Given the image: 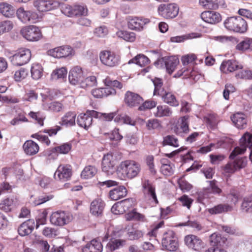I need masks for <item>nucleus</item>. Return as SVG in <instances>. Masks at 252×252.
Segmentation results:
<instances>
[{
	"label": "nucleus",
	"mask_w": 252,
	"mask_h": 252,
	"mask_svg": "<svg viewBox=\"0 0 252 252\" xmlns=\"http://www.w3.org/2000/svg\"><path fill=\"white\" fill-rule=\"evenodd\" d=\"M125 218L127 221H145L146 220L144 215L138 212L135 208L126 213L125 214Z\"/></svg>",
	"instance_id": "obj_37"
},
{
	"label": "nucleus",
	"mask_w": 252,
	"mask_h": 252,
	"mask_svg": "<svg viewBox=\"0 0 252 252\" xmlns=\"http://www.w3.org/2000/svg\"><path fill=\"white\" fill-rule=\"evenodd\" d=\"M142 188L144 194L148 196V199L151 203H154L155 205L158 204L155 186L149 179L142 181Z\"/></svg>",
	"instance_id": "obj_11"
},
{
	"label": "nucleus",
	"mask_w": 252,
	"mask_h": 252,
	"mask_svg": "<svg viewBox=\"0 0 252 252\" xmlns=\"http://www.w3.org/2000/svg\"><path fill=\"white\" fill-rule=\"evenodd\" d=\"M146 127L148 130L160 129L162 125L160 121L157 119H149L146 124Z\"/></svg>",
	"instance_id": "obj_50"
},
{
	"label": "nucleus",
	"mask_w": 252,
	"mask_h": 252,
	"mask_svg": "<svg viewBox=\"0 0 252 252\" xmlns=\"http://www.w3.org/2000/svg\"><path fill=\"white\" fill-rule=\"evenodd\" d=\"M116 34L119 37L128 42H133L136 38L134 32L126 31H119L116 32Z\"/></svg>",
	"instance_id": "obj_47"
},
{
	"label": "nucleus",
	"mask_w": 252,
	"mask_h": 252,
	"mask_svg": "<svg viewBox=\"0 0 252 252\" xmlns=\"http://www.w3.org/2000/svg\"><path fill=\"white\" fill-rule=\"evenodd\" d=\"M114 122L117 123H122L132 126H134L136 122L132 120L130 117L126 114H118L115 118Z\"/></svg>",
	"instance_id": "obj_39"
},
{
	"label": "nucleus",
	"mask_w": 252,
	"mask_h": 252,
	"mask_svg": "<svg viewBox=\"0 0 252 252\" xmlns=\"http://www.w3.org/2000/svg\"><path fill=\"white\" fill-rule=\"evenodd\" d=\"M97 84L96 77L92 75L90 76H85L80 87L83 89L90 88L96 86Z\"/></svg>",
	"instance_id": "obj_48"
},
{
	"label": "nucleus",
	"mask_w": 252,
	"mask_h": 252,
	"mask_svg": "<svg viewBox=\"0 0 252 252\" xmlns=\"http://www.w3.org/2000/svg\"><path fill=\"white\" fill-rule=\"evenodd\" d=\"M143 98L138 94L127 91L125 95L124 101L128 106L132 107L141 105Z\"/></svg>",
	"instance_id": "obj_18"
},
{
	"label": "nucleus",
	"mask_w": 252,
	"mask_h": 252,
	"mask_svg": "<svg viewBox=\"0 0 252 252\" xmlns=\"http://www.w3.org/2000/svg\"><path fill=\"white\" fill-rule=\"evenodd\" d=\"M116 93V90L111 87L100 88L94 89L91 91L92 94L96 98L107 97L110 95L115 94Z\"/></svg>",
	"instance_id": "obj_28"
},
{
	"label": "nucleus",
	"mask_w": 252,
	"mask_h": 252,
	"mask_svg": "<svg viewBox=\"0 0 252 252\" xmlns=\"http://www.w3.org/2000/svg\"><path fill=\"white\" fill-rule=\"evenodd\" d=\"M92 123L93 119L87 114V111L84 113L80 114L77 117V125L86 130L92 126Z\"/></svg>",
	"instance_id": "obj_30"
},
{
	"label": "nucleus",
	"mask_w": 252,
	"mask_h": 252,
	"mask_svg": "<svg viewBox=\"0 0 252 252\" xmlns=\"http://www.w3.org/2000/svg\"><path fill=\"white\" fill-rule=\"evenodd\" d=\"M233 206L228 203H219L208 208V212L211 215L225 214L233 210Z\"/></svg>",
	"instance_id": "obj_23"
},
{
	"label": "nucleus",
	"mask_w": 252,
	"mask_h": 252,
	"mask_svg": "<svg viewBox=\"0 0 252 252\" xmlns=\"http://www.w3.org/2000/svg\"><path fill=\"white\" fill-rule=\"evenodd\" d=\"M157 109V111L155 113V116L157 117H168L172 114L171 109L167 105H158Z\"/></svg>",
	"instance_id": "obj_46"
},
{
	"label": "nucleus",
	"mask_w": 252,
	"mask_h": 252,
	"mask_svg": "<svg viewBox=\"0 0 252 252\" xmlns=\"http://www.w3.org/2000/svg\"><path fill=\"white\" fill-rule=\"evenodd\" d=\"M105 202L100 198H97L94 200L90 205V212L95 216L99 217L102 215L104 207Z\"/></svg>",
	"instance_id": "obj_24"
},
{
	"label": "nucleus",
	"mask_w": 252,
	"mask_h": 252,
	"mask_svg": "<svg viewBox=\"0 0 252 252\" xmlns=\"http://www.w3.org/2000/svg\"><path fill=\"white\" fill-rule=\"evenodd\" d=\"M241 207L244 212H252V195L244 197Z\"/></svg>",
	"instance_id": "obj_51"
},
{
	"label": "nucleus",
	"mask_w": 252,
	"mask_h": 252,
	"mask_svg": "<svg viewBox=\"0 0 252 252\" xmlns=\"http://www.w3.org/2000/svg\"><path fill=\"white\" fill-rule=\"evenodd\" d=\"M85 75L82 68L78 66L71 68L69 72L68 80L73 85H79L80 87L84 80Z\"/></svg>",
	"instance_id": "obj_13"
},
{
	"label": "nucleus",
	"mask_w": 252,
	"mask_h": 252,
	"mask_svg": "<svg viewBox=\"0 0 252 252\" xmlns=\"http://www.w3.org/2000/svg\"><path fill=\"white\" fill-rule=\"evenodd\" d=\"M243 68V65L237 60L233 59L223 60L220 67V71L225 74L233 72Z\"/></svg>",
	"instance_id": "obj_12"
},
{
	"label": "nucleus",
	"mask_w": 252,
	"mask_h": 252,
	"mask_svg": "<svg viewBox=\"0 0 252 252\" xmlns=\"http://www.w3.org/2000/svg\"><path fill=\"white\" fill-rule=\"evenodd\" d=\"M164 102L173 107H177L179 105V102L176 99L174 94L170 92H165V94L161 96Z\"/></svg>",
	"instance_id": "obj_42"
},
{
	"label": "nucleus",
	"mask_w": 252,
	"mask_h": 252,
	"mask_svg": "<svg viewBox=\"0 0 252 252\" xmlns=\"http://www.w3.org/2000/svg\"><path fill=\"white\" fill-rule=\"evenodd\" d=\"M161 144L163 146H169L174 148L179 146L178 139L173 134L164 136Z\"/></svg>",
	"instance_id": "obj_43"
},
{
	"label": "nucleus",
	"mask_w": 252,
	"mask_h": 252,
	"mask_svg": "<svg viewBox=\"0 0 252 252\" xmlns=\"http://www.w3.org/2000/svg\"><path fill=\"white\" fill-rule=\"evenodd\" d=\"M178 200L182 203V206L189 209L193 202V199L187 194H183Z\"/></svg>",
	"instance_id": "obj_58"
},
{
	"label": "nucleus",
	"mask_w": 252,
	"mask_h": 252,
	"mask_svg": "<svg viewBox=\"0 0 252 252\" xmlns=\"http://www.w3.org/2000/svg\"><path fill=\"white\" fill-rule=\"evenodd\" d=\"M201 36V33L193 32L181 35L172 36L170 38V41L174 43H181L188 39L199 38Z\"/></svg>",
	"instance_id": "obj_32"
},
{
	"label": "nucleus",
	"mask_w": 252,
	"mask_h": 252,
	"mask_svg": "<svg viewBox=\"0 0 252 252\" xmlns=\"http://www.w3.org/2000/svg\"><path fill=\"white\" fill-rule=\"evenodd\" d=\"M224 27L229 31L243 34L248 30V24L245 19L240 16L227 17L224 21Z\"/></svg>",
	"instance_id": "obj_1"
},
{
	"label": "nucleus",
	"mask_w": 252,
	"mask_h": 252,
	"mask_svg": "<svg viewBox=\"0 0 252 252\" xmlns=\"http://www.w3.org/2000/svg\"><path fill=\"white\" fill-rule=\"evenodd\" d=\"M127 234L129 240H135L143 237L144 234L141 230H136L132 228L130 230H128Z\"/></svg>",
	"instance_id": "obj_55"
},
{
	"label": "nucleus",
	"mask_w": 252,
	"mask_h": 252,
	"mask_svg": "<svg viewBox=\"0 0 252 252\" xmlns=\"http://www.w3.org/2000/svg\"><path fill=\"white\" fill-rule=\"evenodd\" d=\"M35 225L34 220L33 219H29L21 223L18 228L19 235L24 237L29 235L33 231Z\"/></svg>",
	"instance_id": "obj_25"
},
{
	"label": "nucleus",
	"mask_w": 252,
	"mask_h": 252,
	"mask_svg": "<svg viewBox=\"0 0 252 252\" xmlns=\"http://www.w3.org/2000/svg\"><path fill=\"white\" fill-rule=\"evenodd\" d=\"M58 4L57 2H53L52 0H34V6L40 12L50 11L55 9L54 5Z\"/></svg>",
	"instance_id": "obj_26"
},
{
	"label": "nucleus",
	"mask_w": 252,
	"mask_h": 252,
	"mask_svg": "<svg viewBox=\"0 0 252 252\" xmlns=\"http://www.w3.org/2000/svg\"><path fill=\"white\" fill-rule=\"evenodd\" d=\"M21 58L23 65L27 63L31 60V52L30 49L24 48L21 50Z\"/></svg>",
	"instance_id": "obj_63"
},
{
	"label": "nucleus",
	"mask_w": 252,
	"mask_h": 252,
	"mask_svg": "<svg viewBox=\"0 0 252 252\" xmlns=\"http://www.w3.org/2000/svg\"><path fill=\"white\" fill-rule=\"evenodd\" d=\"M161 244L164 250L170 252L176 251L178 248L179 244L175 232L173 230H169L164 233Z\"/></svg>",
	"instance_id": "obj_6"
},
{
	"label": "nucleus",
	"mask_w": 252,
	"mask_h": 252,
	"mask_svg": "<svg viewBox=\"0 0 252 252\" xmlns=\"http://www.w3.org/2000/svg\"><path fill=\"white\" fill-rule=\"evenodd\" d=\"M247 161L241 158H239L235 161H233L231 165L226 164L224 170L227 173H234L239 171L247 165Z\"/></svg>",
	"instance_id": "obj_21"
},
{
	"label": "nucleus",
	"mask_w": 252,
	"mask_h": 252,
	"mask_svg": "<svg viewBox=\"0 0 252 252\" xmlns=\"http://www.w3.org/2000/svg\"><path fill=\"white\" fill-rule=\"evenodd\" d=\"M0 13L6 17H13L15 14V9L9 4L6 2L0 3Z\"/></svg>",
	"instance_id": "obj_41"
},
{
	"label": "nucleus",
	"mask_w": 252,
	"mask_h": 252,
	"mask_svg": "<svg viewBox=\"0 0 252 252\" xmlns=\"http://www.w3.org/2000/svg\"><path fill=\"white\" fill-rule=\"evenodd\" d=\"M241 248H243L245 252H252V238H249L244 240L240 244Z\"/></svg>",
	"instance_id": "obj_64"
},
{
	"label": "nucleus",
	"mask_w": 252,
	"mask_h": 252,
	"mask_svg": "<svg viewBox=\"0 0 252 252\" xmlns=\"http://www.w3.org/2000/svg\"><path fill=\"white\" fill-rule=\"evenodd\" d=\"M150 22L148 18L142 17H134L129 19L127 26L129 29L136 31H141L144 29V26Z\"/></svg>",
	"instance_id": "obj_16"
},
{
	"label": "nucleus",
	"mask_w": 252,
	"mask_h": 252,
	"mask_svg": "<svg viewBox=\"0 0 252 252\" xmlns=\"http://www.w3.org/2000/svg\"><path fill=\"white\" fill-rule=\"evenodd\" d=\"M9 59L13 65L18 66L23 65L21 55V50H19L18 52L10 56Z\"/></svg>",
	"instance_id": "obj_57"
},
{
	"label": "nucleus",
	"mask_w": 252,
	"mask_h": 252,
	"mask_svg": "<svg viewBox=\"0 0 252 252\" xmlns=\"http://www.w3.org/2000/svg\"><path fill=\"white\" fill-rule=\"evenodd\" d=\"M72 145L70 142L62 143L59 146L48 148L41 154L43 156L47 157L49 159H56L59 154H67L72 149Z\"/></svg>",
	"instance_id": "obj_5"
},
{
	"label": "nucleus",
	"mask_w": 252,
	"mask_h": 252,
	"mask_svg": "<svg viewBox=\"0 0 252 252\" xmlns=\"http://www.w3.org/2000/svg\"><path fill=\"white\" fill-rule=\"evenodd\" d=\"M179 63L177 56H164L160 59L157 60L154 64L158 68H165L167 73L171 75L175 71L177 65Z\"/></svg>",
	"instance_id": "obj_3"
},
{
	"label": "nucleus",
	"mask_w": 252,
	"mask_h": 252,
	"mask_svg": "<svg viewBox=\"0 0 252 252\" xmlns=\"http://www.w3.org/2000/svg\"><path fill=\"white\" fill-rule=\"evenodd\" d=\"M134 201V198H128L116 202L111 208V211L114 214H121L125 211L126 209L131 206Z\"/></svg>",
	"instance_id": "obj_17"
},
{
	"label": "nucleus",
	"mask_w": 252,
	"mask_h": 252,
	"mask_svg": "<svg viewBox=\"0 0 252 252\" xmlns=\"http://www.w3.org/2000/svg\"><path fill=\"white\" fill-rule=\"evenodd\" d=\"M234 126L238 129H244L247 126L248 120L246 116L242 112H237L230 117Z\"/></svg>",
	"instance_id": "obj_22"
},
{
	"label": "nucleus",
	"mask_w": 252,
	"mask_h": 252,
	"mask_svg": "<svg viewBox=\"0 0 252 252\" xmlns=\"http://www.w3.org/2000/svg\"><path fill=\"white\" fill-rule=\"evenodd\" d=\"M127 190L125 186L119 183L109 191V197L113 200L116 201L126 196Z\"/></svg>",
	"instance_id": "obj_20"
},
{
	"label": "nucleus",
	"mask_w": 252,
	"mask_h": 252,
	"mask_svg": "<svg viewBox=\"0 0 252 252\" xmlns=\"http://www.w3.org/2000/svg\"><path fill=\"white\" fill-rule=\"evenodd\" d=\"M33 13L30 11H25L23 7H20L16 11V15L18 19L24 23H26L33 20Z\"/></svg>",
	"instance_id": "obj_36"
},
{
	"label": "nucleus",
	"mask_w": 252,
	"mask_h": 252,
	"mask_svg": "<svg viewBox=\"0 0 252 252\" xmlns=\"http://www.w3.org/2000/svg\"><path fill=\"white\" fill-rule=\"evenodd\" d=\"M197 60V57L194 54H189L184 55L181 58V62L184 66L194 62Z\"/></svg>",
	"instance_id": "obj_59"
},
{
	"label": "nucleus",
	"mask_w": 252,
	"mask_h": 252,
	"mask_svg": "<svg viewBox=\"0 0 252 252\" xmlns=\"http://www.w3.org/2000/svg\"><path fill=\"white\" fill-rule=\"evenodd\" d=\"M62 129L61 126L56 125L55 126L47 127L40 130L39 132L46 133L50 137L55 136L57 133Z\"/></svg>",
	"instance_id": "obj_56"
},
{
	"label": "nucleus",
	"mask_w": 252,
	"mask_h": 252,
	"mask_svg": "<svg viewBox=\"0 0 252 252\" xmlns=\"http://www.w3.org/2000/svg\"><path fill=\"white\" fill-rule=\"evenodd\" d=\"M95 172V169L94 167L89 166L88 167H86L83 170L81 174V177L84 179H90L94 176Z\"/></svg>",
	"instance_id": "obj_53"
},
{
	"label": "nucleus",
	"mask_w": 252,
	"mask_h": 252,
	"mask_svg": "<svg viewBox=\"0 0 252 252\" xmlns=\"http://www.w3.org/2000/svg\"><path fill=\"white\" fill-rule=\"evenodd\" d=\"M14 208L13 200L8 198L4 199L0 203V209L7 213L11 212Z\"/></svg>",
	"instance_id": "obj_49"
},
{
	"label": "nucleus",
	"mask_w": 252,
	"mask_h": 252,
	"mask_svg": "<svg viewBox=\"0 0 252 252\" xmlns=\"http://www.w3.org/2000/svg\"><path fill=\"white\" fill-rule=\"evenodd\" d=\"M20 33L24 38L29 41H37L42 37L40 30L34 25H30L23 27Z\"/></svg>",
	"instance_id": "obj_8"
},
{
	"label": "nucleus",
	"mask_w": 252,
	"mask_h": 252,
	"mask_svg": "<svg viewBox=\"0 0 252 252\" xmlns=\"http://www.w3.org/2000/svg\"><path fill=\"white\" fill-rule=\"evenodd\" d=\"M150 63V60L146 55L142 54H139L134 58L129 60L128 62V64L134 63L142 67Z\"/></svg>",
	"instance_id": "obj_35"
},
{
	"label": "nucleus",
	"mask_w": 252,
	"mask_h": 252,
	"mask_svg": "<svg viewBox=\"0 0 252 252\" xmlns=\"http://www.w3.org/2000/svg\"><path fill=\"white\" fill-rule=\"evenodd\" d=\"M64 211H58L53 213L50 217L51 223L56 226H63L67 223Z\"/></svg>",
	"instance_id": "obj_27"
},
{
	"label": "nucleus",
	"mask_w": 252,
	"mask_h": 252,
	"mask_svg": "<svg viewBox=\"0 0 252 252\" xmlns=\"http://www.w3.org/2000/svg\"><path fill=\"white\" fill-rule=\"evenodd\" d=\"M112 157V156L110 154L104 155L101 162L102 170L108 175L113 174L116 170L114 161L111 159Z\"/></svg>",
	"instance_id": "obj_19"
},
{
	"label": "nucleus",
	"mask_w": 252,
	"mask_h": 252,
	"mask_svg": "<svg viewBox=\"0 0 252 252\" xmlns=\"http://www.w3.org/2000/svg\"><path fill=\"white\" fill-rule=\"evenodd\" d=\"M251 75L252 70L244 69L236 73L235 76L237 79L251 80Z\"/></svg>",
	"instance_id": "obj_60"
},
{
	"label": "nucleus",
	"mask_w": 252,
	"mask_h": 252,
	"mask_svg": "<svg viewBox=\"0 0 252 252\" xmlns=\"http://www.w3.org/2000/svg\"><path fill=\"white\" fill-rule=\"evenodd\" d=\"M76 114L73 112H68L61 119L59 124L61 126H73L75 125Z\"/></svg>",
	"instance_id": "obj_34"
},
{
	"label": "nucleus",
	"mask_w": 252,
	"mask_h": 252,
	"mask_svg": "<svg viewBox=\"0 0 252 252\" xmlns=\"http://www.w3.org/2000/svg\"><path fill=\"white\" fill-rule=\"evenodd\" d=\"M237 50L240 51H252V38L245 37L236 47Z\"/></svg>",
	"instance_id": "obj_38"
},
{
	"label": "nucleus",
	"mask_w": 252,
	"mask_h": 252,
	"mask_svg": "<svg viewBox=\"0 0 252 252\" xmlns=\"http://www.w3.org/2000/svg\"><path fill=\"white\" fill-rule=\"evenodd\" d=\"M25 153L27 155H35L39 150L38 145L32 140H27L23 145Z\"/></svg>",
	"instance_id": "obj_31"
},
{
	"label": "nucleus",
	"mask_w": 252,
	"mask_h": 252,
	"mask_svg": "<svg viewBox=\"0 0 252 252\" xmlns=\"http://www.w3.org/2000/svg\"><path fill=\"white\" fill-rule=\"evenodd\" d=\"M157 104V102L154 100H146L143 101L141 105L138 107V110L140 111H145L148 109H151L155 108Z\"/></svg>",
	"instance_id": "obj_54"
},
{
	"label": "nucleus",
	"mask_w": 252,
	"mask_h": 252,
	"mask_svg": "<svg viewBox=\"0 0 252 252\" xmlns=\"http://www.w3.org/2000/svg\"><path fill=\"white\" fill-rule=\"evenodd\" d=\"M158 15L166 20L176 18L179 12V7L175 3H161L158 7Z\"/></svg>",
	"instance_id": "obj_4"
},
{
	"label": "nucleus",
	"mask_w": 252,
	"mask_h": 252,
	"mask_svg": "<svg viewBox=\"0 0 252 252\" xmlns=\"http://www.w3.org/2000/svg\"><path fill=\"white\" fill-rule=\"evenodd\" d=\"M126 244V241L124 239H118L114 240H110L106 245V248H107L111 252H113L124 246Z\"/></svg>",
	"instance_id": "obj_40"
},
{
	"label": "nucleus",
	"mask_w": 252,
	"mask_h": 252,
	"mask_svg": "<svg viewBox=\"0 0 252 252\" xmlns=\"http://www.w3.org/2000/svg\"><path fill=\"white\" fill-rule=\"evenodd\" d=\"M29 73L27 69L21 67L20 69L16 71L14 74V78L16 81H20L21 79L25 78Z\"/></svg>",
	"instance_id": "obj_62"
},
{
	"label": "nucleus",
	"mask_w": 252,
	"mask_h": 252,
	"mask_svg": "<svg viewBox=\"0 0 252 252\" xmlns=\"http://www.w3.org/2000/svg\"><path fill=\"white\" fill-rule=\"evenodd\" d=\"M99 58L103 64L110 67L117 66L121 63L120 56L108 50L101 51L99 54Z\"/></svg>",
	"instance_id": "obj_7"
},
{
	"label": "nucleus",
	"mask_w": 252,
	"mask_h": 252,
	"mask_svg": "<svg viewBox=\"0 0 252 252\" xmlns=\"http://www.w3.org/2000/svg\"><path fill=\"white\" fill-rule=\"evenodd\" d=\"M47 215L48 212L46 209L38 215L35 218L36 224L34 226L36 229H38L40 225H44L46 223Z\"/></svg>",
	"instance_id": "obj_52"
},
{
	"label": "nucleus",
	"mask_w": 252,
	"mask_h": 252,
	"mask_svg": "<svg viewBox=\"0 0 252 252\" xmlns=\"http://www.w3.org/2000/svg\"><path fill=\"white\" fill-rule=\"evenodd\" d=\"M199 3L206 8L217 9L223 7L225 2L224 0H199Z\"/></svg>",
	"instance_id": "obj_33"
},
{
	"label": "nucleus",
	"mask_w": 252,
	"mask_h": 252,
	"mask_svg": "<svg viewBox=\"0 0 252 252\" xmlns=\"http://www.w3.org/2000/svg\"><path fill=\"white\" fill-rule=\"evenodd\" d=\"M62 12L68 17L82 16L87 14L88 9L86 6L80 4L74 5L65 4L64 7H62Z\"/></svg>",
	"instance_id": "obj_9"
},
{
	"label": "nucleus",
	"mask_w": 252,
	"mask_h": 252,
	"mask_svg": "<svg viewBox=\"0 0 252 252\" xmlns=\"http://www.w3.org/2000/svg\"><path fill=\"white\" fill-rule=\"evenodd\" d=\"M31 137L37 139L42 143L46 144L47 146H49L51 143V141L47 135L40 134L39 132L32 134Z\"/></svg>",
	"instance_id": "obj_61"
},
{
	"label": "nucleus",
	"mask_w": 252,
	"mask_h": 252,
	"mask_svg": "<svg viewBox=\"0 0 252 252\" xmlns=\"http://www.w3.org/2000/svg\"><path fill=\"white\" fill-rule=\"evenodd\" d=\"M102 250L101 243L96 239H94L82 249V252H102Z\"/></svg>",
	"instance_id": "obj_29"
},
{
	"label": "nucleus",
	"mask_w": 252,
	"mask_h": 252,
	"mask_svg": "<svg viewBox=\"0 0 252 252\" xmlns=\"http://www.w3.org/2000/svg\"><path fill=\"white\" fill-rule=\"evenodd\" d=\"M48 55L55 58H66L74 55L73 49L69 45H63L49 49L47 51Z\"/></svg>",
	"instance_id": "obj_10"
},
{
	"label": "nucleus",
	"mask_w": 252,
	"mask_h": 252,
	"mask_svg": "<svg viewBox=\"0 0 252 252\" xmlns=\"http://www.w3.org/2000/svg\"><path fill=\"white\" fill-rule=\"evenodd\" d=\"M43 69L39 63L33 64L31 68V73L32 77L35 80L40 79L43 75Z\"/></svg>",
	"instance_id": "obj_44"
},
{
	"label": "nucleus",
	"mask_w": 252,
	"mask_h": 252,
	"mask_svg": "<svg viewBox=\"0 0 252 252\" xmlns=\"http://www.w3.org/2000/svg\"><path fill=\"white\" fill-rule=\"evenodd\" d=\"M118 169L122 174L128 179L136 177L140 171L139 163L134 160H125L121 163Z\"/></svg>",
	"instance_id": "obj_2"
},
{
	"label": "nucleus",
	"mask_w": 252,
	"mask_h": 252,
	"mask_svg": "<svg viewBox=\"0 0 252 252\" xmlns=\"http://www.w3.org/2000/svg\"><path fill=\"white\" fill-rule=\"evenodd\" d=\"M184 242L189 249L197 252H199L204 246L202 240L199 237L193 234L186 236Z\"/></svg>",
	"instance_id": "obj_14"
},
{
	"label": "nucleus",
	"mask_w": 252,
	"mask_h": 252,
	"mask_svg": "<svg viewBox=\"0 0 252 252\" xmlns=\"http://www.w3.org/2000/svg\"><path fill=\"white\" fill-rule=\"evenodd\" d=\"M67 73V69L65 67H62L60 68H57L54 70L51 75V78L52 79H59L66 78Z\"/></svg>",
	"instance_id": "obj_45"
},
{
	"label": "nucleus",
	"mask_w": 252,
	"mask_h": 252,
	"mask_svg": "<svg viewBox=\"0 0 252 252\" xmlns=\"http://www.w3.org/2000/svg\"><path fill=\"white\" fill-rule=\"evenodd\" d=\"M72 176V168L70 165H60L54 175L55 180L63 181L69 180Z\"/></svg>",
	"instance_id": "obj_15"
}]
</instances>
